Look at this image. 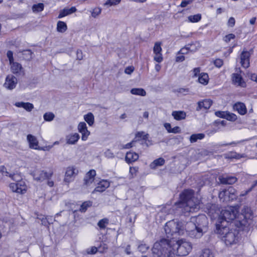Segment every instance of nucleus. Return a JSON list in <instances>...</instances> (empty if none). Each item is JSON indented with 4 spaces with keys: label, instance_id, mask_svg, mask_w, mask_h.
<instances>
[{
    "label": "nucleus",
    "instance_id": "423d86ee",
    "mask_svg": "<svg viewBox=\"0 0 257 257\" xmlns=\"http://www.w3.org/2000/svg\"><path fill=\"white\" fill-rule=\"evenodd\" d=\"M237 214L238 210L236 208L228 207L220 211V216L218 224L226 226L228 222L236 217Z\"/></svg>",
    "mask_w": 257,
    "mask_h": 257
},
{
    "label": "nucleus",
    "instance_id": "7c9ffc66",
    "mask_svg": "<svg viewBox=\"0 0 257 257\" xmlns=\"http://www.w3.org/2000/svg\"><path fill=\"white\" fill-rule=\"evenodd\" d=\"M67 29V26L66 24L63 22L59 21L57 24V31L59 33H64Z\"/></svg>",
    "mask_w": 257,
    "mask_h": 257
},
{
    "label": "nucleus",
    "instance_id": "9b49d317",
    "mask_svg": "<svg viewBox=\"0 0 257 257\" xmlns=\"http://www.w3.org/2000/svg\"><path fill=\"white\" fill-rule=\"evenodd\" d=\"M250 53L247 51H243L240 55V63L244 68H248L250 66Z\"/></svg>",
    "mask_w": 257,
    "mask_h": 257
},
{
    "label": "nucleus",
    "instance_id": "338daca9",
    "mask_svg": "<svg viewBox=\"0 0 257 257\" xmlns=\"http://www.w3.org/2000/svg\"><path fill=\"white\" fill-rule=\"evenodd\" d=\"M164 127H165V128L168 131V132L170 133V131H171L172 130V127H171V125L170 123H164Z\"/></svg>",
    "mask_w": 257,
    "mask_h": 257
},
{
    "label": "nucleus",
    "instance_id": "0eeeda50",
    "mask_svg": "<svg viewBox=\"0 0 257 257\" xmlns=\"http://www.w3.org/2000/svg\"><path fill=\"white\" fill-rule=\"evenodd\" d=\"M188 222H193L197 228L201 229L205 233L207 231L208 219L204 214H200L197 217H191V220Z\"/></svg>",
    "mask_w": 257,
    "mask_h": 257
},
{
    "label": "nucleus",
    "instance_id": "052dcab7",
    "mask_svg": "<svg viewBox=\"0 0 257 257\" xmlns=\"http://www.w3.org/2000/svg\"><path fill=\"white\" fill-rule=\"evenodd\" d=\"M0 173H2L3 175L9 176V177L11 175L7 171L6 168L3 166L0 167Z\"/></svg>",
    "mask_w": 257,
    "mask_h": 257
},
{
    "label": "nucleus",
    "instance_id": "2f4dec72",
    "mask_svg": "<svg viewBox=\"0 0 257 257\" xmlns=\"http://www.w3.org/2000/svg\"><path fill=\"white\" fill-rule=\"evenodd\" d=\"M162 43L161 42L158 41L155 43L153 49V54H156L160 53H162Z\"/></svg>",
    "mask_w": 257,
    "mask_h": 257
},
{
    "label": "nucleus",
    "instance_id": "13d9d810",
    "mask_svg": "<svg viewBox=\"0 0 257 257\" xmlns=\"http://www.w3.org/2000/svg\"><path fill=\"white\" fill-rule=\"evenodd\" d=\"M134 71V67L132 66H128L124 69V73L130 75Z\"/></svg>",
    "mask_w": 257,
    "mask_h": 257
},
{
    "label": "nucleus",
    "instance_id": "7ed1b4c3",
    "mask_svg": "<svg viewBox=\"0 0 257 257\" xmlns=\"http://www.w3.org/2000/svg\"><path fill=\"white\" fill-rule=\"evenodd\" d=\"M192 190H185L180 195V201L176 203V208L182 213L195 212L200 208V200L194 196Z\"/></svg>",
    "mask_w": 257,
    "mask_h": 257
},
{
    "label": "nucleus",
    "instance_id": "a211bd4d",
    "mask_svg": "<svg viewBox=\"0 0 257 257\" xmlns=\"http://www.w3.org/2000/svg\"><path fill=\"white\" fill-rule=\"evenodd\" d=\"M212 104V101L211 99H206L203 100L202 101H199L198 102L197 104L198 106L196 107V111H200L202 108L204 109H209Z\"/></svg>",
    "mask_w": 257,
    "mask_h": 257
},
{
    "label": "nucleus",
    "instance_id": "412c9836",
    "mask_svg": "<svg viewBox=\"0 0 257 257\" xmlns=\"http://www.w3.org/2000/svg\"><path fill=\"white\" fill-rule=\"evenodd\" d=\"M27 140L29 142V146L31 148L33 149H39V143L37 138L35 136L32 135H28L27 136Z\"/></svg>",
    "mask_w": 257,
    "mask_h": 257
},
{
    "label": "nucleus",
    "instance_id": "393cba45",
    "mask_svg": "<svg viewBox=\"0 0 257 257\" xmlns=\"http://www.w3.org/2000/svg\"><path fill=\"white\" fill-rule=\"evenodd\" d=\"M76 11V9L74 7H72L70 8L64 9L60 12L58 16V18L59 19L63 18L66 16L74 13Z\"/></svg>",
    "mask_w": 257,
    "mask_h": 257
},
{
    "label": "nucleus",
    "instance_id": "6e6552de",
    "mask_svg": "<svg viewBox=\"0 0 257 257\" xmlns=\"http://www.w3.org/2000/svg\"><path fill=\"white\" fill-rule=\"evenodd\" d=\"M237 197V192L232 187H229L227 189L223 190L219 193V198L222 202H228L236 199Z\"/></svg>",
    "mask_w": 257,
    "mask_h": 257
},
{
    "label": "nucleus",
    "instance_id": "5fc2aeb1",
    "mask_svg": "<svg viewBox=\"0 0 257 257\" xmlns=\"http://www.w3.org/2000/svg\"><path fill=\"white\" fill-rule=\"evenodd\" d=\"M148 248V246L145 244H141L138 246L139 250L142 252H146Z\"/></svg>",
    "mask_w": 257,
    "mask_h": 257
},
{
    "label": "nucleus",
    "instance_id": "8fccbe9b",
    "mask_svg": "<svg viewBox=\"0 0 257 257\" xmlns=\"http://www.w3.org/2000/svg\"><path fill=\"white\" fill-rule=\"evenodd\" d=\"M213 63L214 65L217 68H220L223 64V60L219 58L213 60Z\"/></svg>",
    "mask_w": 257,
    "mask_h": 257
},
{
    "label": "nucleus",
    "instance_id": "a18cd8bd",
    "mask_svg": "<svg viewBox=\"0 0 257 257\" xmlns=\"http://www.w3.org/2000/svg\"><path fill=\"white\" fill-rule=\"evenodd\" d=\"M92 202L91 201H85L83 202L80 206L79 210L81 212H85L88 207L91 206Z\"/></svg>",
    "mask_w": 257,
    "mask_h": 257
},
{
    "label": "nucleus",
    "instance_id": "3c124183",
    "mask_svg": "<svg viewBox=\"0 0 257 257\" xmlns=\"http://www.w3.org/2000/svg\"><path fill=\"white\" fill-rule=\"evenodd\" d=\"M234 38L235 35L233 34H229L224 37L223 40L225 42L228 43L231 40L234 39Z\"/></svg>",
    "mask_w": 257,
    "mask_h": 257
},
{
    "label": "nucleus",
    "instance_id": "c756f323",
    "mask_svg": "<svg viewBox=\"0 0 257 257\" xmlns=\"http://www.w3.org/2000/svg\"><path fill=\"white\" fill-rule=\"evenodd\" d=\"M165 160L162 158H160L154 160L151 164L150 168L153 169H156L158 166H162L165 163Z\"/></svg>",
    "mask_w": 257,
    "mask_h": 257
},
{
    "label": "nucleus",
    "instance_id": "603ef678",
    "mask_svg": "<svg viewBox=\"0 0 257 257\" xmlns=\"http://www.w3.org/2000/svg\"><path fill=\"white\" fill-rule=\"evenodd\" d=\"M7 56L8 58V60H9V64L10 63H12L14 62H15L14 61V57H13V52L11 51H8L7 53Z\"/></svg>",
    "mask_w": 257,
    "mask_h": 257
},
{
    "label": "nucleus",
    "instance_id": "ddd939ff",
    "mask_svg": "<svg viewBox=\"0 0 257 257\" xmlns=\"http://www.w3.org/2000/svg\"><path fill=\"white\" fill-rule=\"evenodd\" d=\"M11 71L17 76L23 75L24 72L22 66L17 62H14L9 64Z\"/></svg>",
    "mask_w": 257,
    "mask_h": 257
},
{
    "label": "nucleus",
    "instance_id": "dca6fc26",
    "mask_svg": "<svg viewBox=\"0 0 257 257\" xmlns=\"http://www.w3.org/2000/svg\"><path fill=\"white\" fill-rule=\"evenodd\" d=\"M78 130L82 134L81 139L83 141H86L90 135V132L88 131L86 124L84 122H81L78 125Z\"/></svg>",
    "mask_w": 257,
    "mask_h": 257
},
{
    "label": "nucleus",
    "instance_id": "6e6d98bb",
    "mask_svg": "<svg viewBox=\"0 0 257 257\" xmlns=\"http://www.w3.org/2000/svg\"><path fill=\"white\" fill-rule=\"evenodd\" d=\"M192 0H183L181 3L180 6L182 8H185L188 5L191 4Z\"/></svg>",
    "mask_w": 257,
    "mask_h": 257
},
{
    "label": "nucleus",
    "instance_id": "69168bd1",
    "mask_svg": "<svg viewBox=\"0 0 257 257\" xmlns=\"http://www.w3.org/2000/svg\"><path fill=\"white\" fill-rule=\"evenodd\" d=\"M138 171V168L136 167H130V173L132 176L136 175V173Z\"/></svg>",
    "mask_w": 257,
    "mask_h": 257
},
{
    "label": "nucleus",
    "instance_id": "774afa93",
    "mask_svg": "<svg viewBox=\"0 0 257 257\" xmlns=\"http://www.w3.org/2000/svg\"><path fill=\"white\" fill-rule=\"evenodd\" d=\"M257 185V180L255 181L254 184L252 185V186L247 191H246V194H248L249 192L251 191V190Z\"/></svg>",
    "mask_w": 257,
    "mask_h": 257
},
{
    "label": "nucleus",
    "instance_id": "f03ea898",
    "mask_svg": "<svg viewBox=\"0 0 257 257\" xmlns=\"http://www.w3.org/2000/svg\"><path fill=\"white\" fill-rule=\"evenodd\" d=\"M167 237L174 235H183L186 232L192 238H201L205 233L201 229L196 228L193 222H186L172 220L167 222L164 227Z\"/></svg>",
    "mask_w": 257,
    "mask_h": 257
},
{
    "label": "nucleus",
    "instance_id": "473e14b6",
    "mask_svg": "<svg viewBox=\"0 0 257 257\" xmlns=\"http://www.w3.org/2000/svg\"><path fill=\"white\" fill-rule=\"evenodd\" d=\"M205 137L204 134L200 133L197 134H193L190 136V141L191 143H195L198 140H202Z\"/></svg>",
    "mask_w": 257,
    "mask_h": 257
},
{
    "label": "nucleus",
    "instance_id": "e433bc0d",
    "mask_svg": "<svg viewBox=\"0 0 257 257\" xmlns=\"http://www.w3.org/2000/svg\"><path fill=\"white\" fill-rule=\"evenodd\" d=\"M17 84V81H5L3 86L8 90H13L14 89Z\"/></svg>",
    "mask_w": 257,
    "mask_h": 257
},
{
    "label": "nucleus",
    "instance_id": "4d7b16f0",
    "mask_svg": "<svg viewBox=\"0 0 257 257\" xmlns=\"http://www.w3.org/2000/svg\"><path fill=\"white\" fill-rule=\"evenodd\" d=\"M97 248L95 246H92L90 248L87 249V252L88 254H93L96 253Z\"/></svg>",
    "mask_w": 257,
    "mask_h": 257
},
{
    "label": "nucleus",
    "instance_id": "f257e3e1",
    "mask_svg": "<svg viewBox=\"0 0 257 257\" xmlns=\"http://www.w3.org/2000/svg\"><path fill=\"white\" fill-rule=\"evenodd\" d=\"M192 248L191 243L185 239L175 240L162 238L154 243L152 251L159 257H169L172 253L185 256L189 254Z\"/></svg>",
    "mask_w": 257,
    "mask_h": 257
},
{
    "label": "nucleus",
    "instance_id": "e2e57ef3",
    "mask_svg": "<svg viewBox=\"0 0 257 257\" xmlns=\"http://www.w3.org/2000/svg\"><path fill=\"white\" fill-rule=\"evenodd\" d=\"M181 132L180 128L179 126H175L172 128V130L170 131V133L177 134Z\"/></svg>",
    "mask_w": 257,
    "mask_h": 257
},
{
    "label": "nucleus",
    "instance_id": "2eb2a0df",
    "mask_svg": "<svg viewBox=\"0 0 257 257\" xmlns=\"http://www.w3.org/2000/svg\"><path fill=\"white\" fill-rule=\"evenodd\" d=\"M220 209L216 205L213 204L208 209L207 213L212 219L218 218L219 220L220 216Z\"/></svg>",
    "mask_w": 257,
    "mask_h": 257
},
{
    "label": "nucleus",
    "instance_id": "4468645a",
    "mask_svg": "<svg viewBox=\"0 0 257 257\" xmlns=\"http://www.w3.org/2000/svg\"><path fill=\"white\" fill-rule=\"evenodd\" d=\"M215 114L217 117L225 118L230 121H235L237 119L235 114L227 111H217L215 112Z\"/></svg>",
    "mask_w": 257,
    "mask_h": 257
},
{
    "label": "nucleus",
    "instance_id": "864d4df0",
    "mask_svg": "<svg viewBox=\"0 0 257 257\" xmlns=\"http://www.w3.org/2000/svg\"><path fill=\"white\" fill-rule=\"evenodd\" d=\"M233 84L236 86H240L241 87H245L246 86L245 81H232Z\"/></svg>",
    "mask_w": 257,
    "mask_h": 257
},
{
    "label": "nucleus",
    "instance_id": "72a5a7b5",
    "mask_svg": "<svg viewBox=\"0 0 257 257\" xmlns=\"http://www.w3.org/2000/svg\"><path fill=\"white\" fill-rule=\"evenodd\" d=\"M132 94L144 96L146 95V91L143 88H133L131 90Z\"/></svg>",
    "mask_w": 257,
    "mask_h": 257
},
{
    "label": "nucleus",
    "instance_id": "b1692460",
    "mask_svg": "<svg viewBox=\"0 0 257 257\" xmlns=\"http://www.w3.org/2000/svg\"><path fill=\"white\" fill-rule=\"evenodd\" d=\"M15 105L18 107H23L28 111H31L34 108L33 104L30 102H18L15 103Z\"/></svg>",
    "mask_w": 257,
    "mask_h": 257
},
{
    "label": "nucleus",
    "instance_id": "cd10ccee",
    "mask_svg": "<svg viewBox=\"0 0 257 257\" xmlns=\"http://www.w3.org/2000/svg\"><path fill=\"white\" fill-rule=\"evenodd\" d=\"M138 158V154L135 152H127L125 156V160L127 163L135 162L137 161Z\"/></svg>",
    "mask_w": 257,
    "mask_h": 257
},
{
    "label": "nucleus",
    "instance_id": "aec40b11",
    "mask_svg": "<svg viewBox=\"0 0 257 257\" xmlns=\"http://www.w3.org/2000/svg\"><path fill=\"white\" fill-rule=\"evenodd\" d=\"M234 110L237 111L240 114L244 115L246 113V108L245 104L242 102H238L233 106Z\"/></svg>",
    "mask_w": 257,
    "mask_h": 257
},
{
    "label": "nucleus",
    "instance_id": "4be33fe9",
    "mask_svg": "<svg viewBox=\"0 0 257 257\" xmlns=\"http://www.w3.org/2000/svg\"><path fill=\"white\" fill-rule=\"evenodd\" d=\"M109 186V182L106 180L100 181L95 188L94 192H102Z\"/></svg>",
    "mask_w": 257,
    "mask_h": 257
},
{
    "label": "nucleus",
    "instance_id": "c03bdc74",
    "mask_svg": "<svg viewBox=\"0 0 257 257\" xmlns=\"http://www.w3.org/2000/svg\"><path fill=\"white\" fill-rule=\"evenodd\" d=\"M43 117L45 120L47 121H50L53 120V119L55 117V115L53 113L51 112H48L45 113Z\"/></svg>",
    "mask_w": 257,
    "mask_h": 257
},
{
    "label": "nucleus",
    "instance_id": "c9c22d12",
    "mask_svg": "<svg viewBox=\"0 0 257 257\" xmlns=\"http://www.w3.org/2000/svg\"><path fill=\"white\" fill-rule=\"evenodd\" d=\"M200 48V45L198 43H194L190 44L186 46L184 48H186L187 50V52L190 51L191 52L195 51Z\"/></svg>",
    "mask_w": 257,
    "mask_h": 257
},
{
    "label": "nucleus",
    "instance_id": "79ce46f5",
    "mask_svg": "<svg viewBox=\"0 0 257 257\" xmlns=\"http://www.w3.org/2000/svg\"><path fill=\"white\" fill-rule=\"evenodd\" d=\"M121 0H107L104 3V6L111 7L118 5Z\"/></svg>",
    "mask_w": 257,
    "mask_h": 257
},
{
    "label": "nucleus",
    "instance_id": "49530a36",
    "mask_svg": "<svg viewBox=\"0 0 257 257\" xmlns=\"http://www.w3.org/2000/svg\"><path fill=\"white\" fill-rule=\"evenodd\" d=\"M153 59L155 62L158 63H161L163 60L162 53L153 54Z\"/></svg>",
    "mask_w": 257,
    "mask_h": 257
},
{
    "label": "nucleus",
    "instance_id": "4c0bfd02",
    "mask_svg": "<svg viewBox=\"0 0 257 257\" xmlns=\"http://www.w3.org/2000/svg\"><path fill=\"white\" fill-rule=\"evenodd\" d=\"M201 19V15L198 14L194 15H191L188 17V20L191 23H197Z\"/></svg>",
    "mask_w": 257,
    "mask_h": 257
},
{
    "label": "nucleus",
    "instance_id": "a878e982",
    "mask_svg": "<svg viewBox=\"0 0 257 257\" xmlns=\"http://www.w3.org/2000/svg\"><path fill=\"white\" fill-rule=\"evenodd\" d=\"M172 115L174 118L177 120H181L184 119L186 116V113L184 111H173L172 113Z\"/></svg>",
    "mask_w": 257,
    "mask_h": 257
},
{
    "label": "nucleus",
    "instance_id": "f3484780",
    "mask_svg": "<svg viewBox=\"0 0 257 257\" xmlns=\"http://www.w3.org/2000/svg\"><path fill=\"white\" fill-rule=\"evenodd\" d=\"M218 180L221 184L232 185L237 181V178L234 176L221 175L219 176Z\"/></svg>",
    "mask_w": 257,
    "mask_h": 257
},
{
    "label": "nucleus",
    "instance_id": "39448f33",
    "mask_svg": "<svg viewBox=\"0 0 257 257\" xmlns=\"http://www.w3.org/2000/svg\"><path fill=\"white\" fill-rule=\"evenodd\" d=\"M10 177L16 182L11 183L9 185V187L13 192L22 194L26 192L27 185L25 181L22 180L21 176L19 174L10 175Z\"/></svg>",
    "mask_w": 257,
    "mask_h": 257
},
{
    "label": "nucleus",
    "instance_id": "1a4fd4ad",
    "mask_svg": "<svg viewBox=\"0 0 257 257\" xmlns=\"http://www.w3.org/2000/svg\"><path fill=\"white\" fill-rule=\"evenodd\" d=\"M31 174L36 181L42 182L45 180L50 179L53 175V172L52 171L47 172L45 170L36 169Z\"/></svg>",
    "mask_w": 257,
    "mask_h": 257
},
{
    "label": "nucleus",
    "instance_id": "09e8293b",
    "mask_svg": "<svg viewBox=\"0 0 257 257\" xmlns=\"http://www.w3.org/2000/svg\"><path fill=\"white\" fill-rule=\"evenodd\" d=\"M149 135L148 134H145L144 132H138L136 137L137 138H142L143 140H146L148 138Z\"/></svg>",
    "mask_w": 257,
    "mask_h": 257
},
{
    "label": "nucleus",
    "instance_id": "f704fd0d",
    "mask_svg": "<svg viewBox=\"0 0 257 257\" xmlns=\"http://www.w3.org/2000/svg\"><path fill=\"white\" fill-rule=\"evenodd\" d=\"M84 120L87 122L89 125H92L94 123V117L93 114L91 112H89L84 116Z\"/></svg>",
    "mask_w": 257,
    "mask_h": 257
},
{
    "label": "nucleus",
    "instance_id": "6ab92c4d",
    "mask_svg": "<svg viewBox=\"0 0 257 257\" xmlns=\"http://www.w3.org/2000/svg\"><path fill=\"white\" fill-rule=\"evenodd\" d=\"M96 175V172L94 170H90L86 175L84 181L86 186L91 185L94 180V177Z\"/></svg>",
    "mask_w": 257,
    "mask_h": 257
},
{
    "label": "nucleus",
    "instance_id": "a19ab883",
    "mask_svg": "<svg viewBox=\"0 0 257 257\" xmlns=\"http://www.w3.org/2000/svg\"><path fill=\"white\" fill-rule=\"evenodd\" d=\"M200 257H214V255L210 249H204L202 250Z\"/></svg>",
    "mask_w": 257,
    "mask_h": 257
},
{
    "label": "nucleus",
    "instance_id": "9d476101",
    "mask_svg": "<svg viewBox=\"0 0 257 257\" xmlns=\"http://www.w3.org/2000/svg\"><path fill=\"white\" fill-rule=\"evenodd\" d=\"M78 173V170L74 167H68L66 169L64 181L67 183L73 181Z\"/></svg>",
    "mask_w": 257,
    "mask_h": 257
},
{
    "label": "nucleus",
    "instance_id": "680f3d73",
    "mask_svg": "<svg viewBox=\"0 0 257 257\" xmlns=\"http://www.w3.org/2000/svg\"><path fill=\"white\" fill-rule=\"evenodd\" d=\"M83 56L82 52L81 50H77L76 52V59L81 60L83 59Z\"/></svg>",
    "mask_w": 257,
    "mask_h": 257
},
{
    "label": "nucleus",
    "instance_id": "de8ad7c7",
    "mask_svg": "<svg viewBox=\"0 0 257 257\" xmlns=\"http://www.w3.org/2000/svg\"><path fill=\"white\" fill-rule=\"evenodd\" d=\"M101 12V10L99 8H94L91 13V16L93 18H96L100 15Z\"/></svg>",
    "mask_w": 257,
    "mask_h": 257
},
{
    "label": "nucleus",
    "instance_id": "bb28decb",
    "mask_svg": "<svg viewBox=\"0 0 257 257\" xmlns=\"http://www.w3.org/2000/svg\"><path fill=\"white\" fill-rule=\"evenodd\" d=\"M187 53V50L186 48H182L177 53L176 56V61L177 62H181L184 61L185 56L184 54Z\"/></svg>",
    "mask_w": 257,
    "mask_h": 257
},
{
    "label": "nucleus",
    "instance_id": "bf43d9fd",
    "mask_svg": "<svg viewBox=\"0 0 257 257\" xmlns=\"http://www.w3.org/2000/svg\"><path fill=\"white\" fill-rule=\"evenodd\" d=\"M39 219L41 220L42 224L44 225L47 226L50 223L49 218L47 217H42V218H39Z\"/></svg>",
    "mask_w": 257,
    "mask_h": 257
},
{
    "label": "nucleus",
    "instance_id": "0e129e2a",
    "mask_svg": "<svg viewBox=\"0 0 257 257\" xmlns=\"http://www.w3.org/2000/svg\"><path fill=\"white\" fill-rule=\"evenodd\" d=\"M235 19L231 17L228 21V25L229 27H233L235 24Z\"/></svg>",
    "mask_w": 257,
    "mask_h": 257
},
{
    "label": "nucleus",
    "instance_id": "20e7f679",
    "mask_svg": "<svg viewBox=\"0 0 257 257\" xmlns=\"http://www.w3.org/2000/svg\"><path fill=\"white\" fill-rule=\"evenodd\" d=\"M216 232L227 245L235 244L238 241V231L235 229H230L226 225L217 224Z\"/></svg>",
    "mask_w": 257,
    "mask_h": 257
},
{
    "label": "nucleus",
    "instance_id": "58836bf2",
    "mask_svg": "<svg viewBox=\"0 0 257 257\" xmlns=\"http://www.w3.org/2000/svg\"><path fill=\"white\" fill-rule=\"evenodd\" d=\"M109 223V220L104 218L101 220H100L97 223V225L100 228V229H104L106 228V226Z\"/></svg>",
    "mask_w": 257,
    "mask_h": 257
},
{
    "label": "nucleus",
    "instance_id": "5701e85b",
    "mask_svg": "<svg viewBox=\"0 0 257 257\" xmlns=\"http://www.w3.org/2000/svg\"><path fill=\"white\" fill-rule=\"evenodd\" d=\"M79 138L80 136L77 133L69 135L66 138V143L69 145L75 144L78 141Z\"/></svg>",
    "mask_w": 257,
    "mask_h": 257
},
{
    "label": "nucleus",
    "instance_id": "f8f14e48",
    "mask_svg": "<svg viewBox=\"0 0 257 257\" xmlns=\"http://www.w3.org/2000/svg\"><path fill=\"white\" fill-rule=\"evenodd\" d=\"M191 75L193 79H197L198 80H208L209 79L208 74L205 72H200L199 68H194L191 72Z\"/></svg>",
    "mask_w": 257,
    "mask_h": 257
},
{
    "label": "nucleus",
    "instance_id": "ea45409f",
    "mask_svg": "<svg viewBox=\"0 0 257 257\" xmlns=\"http://www.w3.org/2000/svg\"><path fill=\"white\" fill-rule=\"evenodd\" d=\"M226 158L230 159H239L240 158L244 157V155H241L237 154L236 152H230L229 153L226 155Z\"/></svg>",
    "mask_w": 257,
    "mask_h": 257
},
{
    "label": "nucleus",
    "instance_id": "37998d69",
    "mask_svg": "<svg viewBox=\"0 0 257 257\" xmlns=\"http://www.w3.org/2000/svg\"><path fill=\"white\" fill-rule=\"evenodd\" d=\"M33 11L34 12H40L43 10L44 9V5L42 3H39L36 5H34L32 8Z\"/></svg>",
    "mask_w": 257,
    "mask_h": 257
},
{
    "label": "nucleus",
    "instance_id": "c85d7f7f",
    "mask_svg": "<svg viewBox=\"0 0 257 257\" xmlns=\"http://www.w3.org/2000/svg\"><path fill=\"white\" fill-rule=\"evenodd\" d=\"M246 72L244 74V77H242L241 75V70L240 68H237L235 70V72L232 74V80H242L245 79V75ZM245 79H246L245 78Z\"/></svg>",
    "mask_w": 257,
    "mask_h": 257
}]
</instances>
